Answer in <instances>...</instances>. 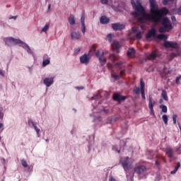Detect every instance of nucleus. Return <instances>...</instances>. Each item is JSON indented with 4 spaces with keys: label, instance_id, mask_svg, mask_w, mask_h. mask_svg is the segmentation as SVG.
I'll list each match as a JSON object with an SVG mask.
<instances>
[{
    "label": "nucleus",
    "instance_id": "nucleus-1",
    "mask_svg": "<svg viewBox=\"0 0 181 181\" xmlns=\"http://www.w3.org/2000/svg\"><path fill=\"white\" fill-rule=\"evenodd\" d=\"M150 2V12L151 13H145V9L139 0L135 1L131 0V4L134 9V12L132 13V15L140 22V23H148L149 22H155L158 23L160 22L162 26L160 27L158 31L160 33L165 32H169L172 29V23L168 18H163V15H168L169 11L166 8L158 9L156 0H149Z\"/></svg>",
    "mask_w": 181,
    "mask_h": 181
},
{
    "label": "nucleus",
    "instance_id": "nucleus-2",
    "mask_svg": "<svg viewBox=\"0 0 181 181\" xmlns=\"http://www.w3.org/2000/svg\"><path fill=\"white\" fill-rule=\"evenodd\" d=\"M4 40L6 45H7V46H13L15 45H19L20 46H21V47H23V49H25V50H27V52L29 54H33V52L30 49V47H29L28 44H26L25 42H23V41L19 39L13 38L12 37H8L4 38Z\"/></svg>",
    "mask_w": 181,
    "mask_h": 181
},
{
    "label": "nucleus",
    "instance_id": "nucleus-3",
    "mask_svg": "<svg viewBox=\"0 0 181 181\" xmlns=\"http://www.w3.org/2000/svg\"><path fill=\"white\" fill-rule=\"evenodd\" d=\"M124 64V62H119L115 64V71H111V76L115 80H119L122 76H125V69H122V65Z\"/></svg>",
    "mask_w": 181,
    "mask_h": 181
},
{
    "label": "nucleus",
    "instance_id": "nucleus-4",
    "mask_svg": "<svg viewBox=\"0 0 181 181\" xmlns=\"http://www.w3.org/2000/svg\"><path fill=\"white\" fill-rule=\"evenodd\" d=\"M133 163L134 160L129 159L128 157L122 158L120 159V163H122L124 170H128V169H130L131 165H132Z\"/></svg>",
    "mask_w": 181,
    "mask_h": 181
},
{
    "label": "nucleus",
    "instance_id": "nucleus-5",
    "mask_svg": "<svg viewBox=\"0 0 181 181\" xmlns=\"http://www.w3.org/2000/svg\"><path fill=\"white\" fill-rule=\"evenodd\" d=\"M90 59H91L90 54H84L80 57V62L82 64H88Z\"/></svg>",
    "mask_w": 181,
    "mask_h": 181
},
{
    "label": "nucleus",
    "instance_id": "nucleus-6",
    "mask_svg": "<svg viewBox=\"0 0 181 181\" xmlns=\"http://www.w3.org/2000/svg\"><path fill=\"white\" fill-rule=\"evenodd\" d=\"M86 13L83 12L81 18L82 33H86Z\"/></svg>",
    "mask_w": 181,
    "mask_h": 181
},
{
    "label": "nucleus",
    "instance_id": "nucleus-7",
    "mask_svg": "<svg viewBox=\"0 0 181 181\" xmlns=\"http://www.w3.org/2000/svg\"><path fill=\"white\" fill-rule=\"evenodd\" d=\"M164 46L165 47H173V49H177V47H179L177 43L170 41H165L164 42Z\"/></svg>",
    "mask_w": 181,
    "mask_h": 181
},
{
    "label": "nucleus",
    "instance_id": "nucleus-8",
    "mask_svg": "<svg viewBox=\"0 0 181 181\" xmlns=\"http://www.w3.org/2000/svg\"><path fill=\"white\" fill-rule=\"evenodd\" d=\"M155 105V100H152V98L149 97L148 98V107L150 110V113L151 115H155L153 112V106Z\"/></svg>",
    "mask_w": 181,
    "mask_h": 181
},
{
    "label": "nucleus",
    "instance_id": "nucleus-9",
    "mask_svg": "<svg viewBox=\"0 0 181 181\" xmlns=\"http://www.w3.org/2000/svg\"><path fill=\"white\" fill-rule=\"evenodd\" d=\"M95 54L98 57L100 62H101L102 63L104 64L105 63V62H107V59H105V57H104V52L97 51Z\"/></svg>",
    "mask_w": 181,
    "mask_h": 181
},
{
    "label": "nucleus",
    "instance_id": "nucleus-10",
    "mask_svg": "<svg viewBox=\"0 0 181 181\" xmlns=\"http://www.w3.org/2000/svg\"><path fill=\"white\" fill-rule=\"evenodd\" d=\"M125 98H127L125 96H122L119 93L113 94V100H115V101H117V103H121V101H124Z\"/></svg>",
    "mask_w": 181,
    "mask_h": 181
},
{
    "label": "nucleus",
    "instance_id": "nucleus-11",
    "mask_svg": "<svg viewBox=\"0 0 181 181\" xmlns=\"http://www.w3.org/2000/svg\"><path fill=\"white\" fill-rule=\"evenodd\" d=\"M134 172L138 175H143L144 172H146V167L141 165L134 168Z\"/></svg>",
    "mask_w": 181,
    "mask_h": 181
},
{
    "label": "nucleus",
    "instance_id": "nucleus-12",
    "mask_svg": "<svg viewBox=\"0 0 181 181\" xmlns=\"http://www.w3.org/2000/svg\"><path fill=\"white\" fill-rule=\"evenodd\" d=\"M113 30H122L125 28V25L121 24L119 23H114L112 25Z\"/></svg>",
    "mask_w": 181,
    "mask_h": 181
},
{
    "label": "nucleus",
    "instance_id": "nucleus-13",
    "mask_svg": "<svg viewBox=\"0 0 181 181\" xmlns=\"http://www.w3.org/2000/svg\"><path fill=\"white\" fill-rule=\"evenodd\" d=\"M156 37V29L155 28H151L146 35V39H151V37Z\"/></svg>",
    "mask_w": 181,
    "mask_h": 181
},
{
    "label": "nucleus",
    "instance_id": "nucleus-14",
    "mask_svg": "<svg viewBox=\"0 0 181 181\" xmlns=\"http://www.w3.org/2000/svg\"><path fill=\"white\" fill-rule=\"evenodd\" d=\"M54 81V78L50 77V78H45L44 79V84L46 86V87H50L52 84H53Z\"/></svg>",
    "mask_w": 181,
    "mask_h": 181
},
{
    "label": "nucleus",
    "instance_id": "nucleus-15",
    "mask_svg": "<svg viewBox=\"0 0 181 181\" xmlns=\"http://www.w3.org/2000/svg\"><path fill=\"white\" fill-rule=\"evenodd\" d=\"M71 37L72 40H80L81 35L78 32L74 31L71 33Z\"/></svg>",
    "mask_w": 181,
    "mask_h": 181
},
{
    "label": "nucleus",
    "instance_id": "nucleus-16",
    "mask_svg": "<svg viewBox=\"0 0 181 181\" xmlns=\"http://www.w3.org/2000/svg\"><path fill=\"white\" fill-rule=\"evenodd\" d=\"M140 87L142 99L145 100V83L142 81V79H141Z\"/></svg>",
    "mask_w": 181,
    "mask_h": 181
},
{
    "label": "nucleus",
    "instance_id": "nucleus-17",
    "mask_svg": "<svg viewBox=\"0 0 181 181\" xmlns=\"http://www.w3.org/2000/svg\"><path fill=\"white\" fill-rule=\"evenodd\" d=\"M28 125L30 127H33L34 129L36 131L38 136H39V133L40 132V129L37 128V126H36V123H34L32 119L28 120Z\"/></svg>",
    "mask_w": 181,
    "mask_h": 181
},
{
    "label": "nucleus",
    "instance_id": "nucleus-18",
    "mask_svg": "<svg viewBox=\"0 0 181 181\" xmlns=\"http://www.w3.org/2000/svg\"><path fill=\"white\" fill-rule=\"evenodd\" d=\"M173 148L172 147H167L165 149V153L168 158H173Z\"/></svg>",
    "mask_w": 181,
    "mask_h": 181
},
{
    "label": "nucleus",
    "instance_id": "nucleus-19",
    "mask_svg": "<svg viewBox=\"0 0 181 181\" xmlns=\"http://www.w3.org/2000/svg\"><path fill=\"white\" fill-rule=\"evenodd\" d=\"M158 56V50H155L151 52V54H150V57L148 59V60H155V59H156Z\"/></svg>",
    "mask_w": 181,
    "mask_h": 181
},
{
    "label": "nucleus",
    "instance_id": "nucleus-20",
    "mask_svg": "<svg viewBox=\"0 0 181 181\" xmlns=\"http://www.w3.org/2000/svg\"><path fill=\"white\" fill-rule=\"evenodd\" d=\"M100 23H102L103 25H107V23H109L110 22V18H107V16H103L100 18Z\"/></svg>",
    "mask_w": 181,
    "mask_h": 181
},
{
    "label": "nucleus",
    "instance_id": "nucleus-21",
    "mask_svg": "<svg viewBox=\"0 0 181 181\" xmlns=\"http://www.w3.org/2000/svg\"><path fill=\"white\" fill-rule=\"evenodd\" d=\"M69 23L71 25V26H73V25H76V18H74V15H70L69 18Z\"/></svg>",
    "mask_w": 181,
    "mask_h": 181
},
{
    "label": "nucleus",
    "instance_id": "nucleus-22",
    "mask_svg": "<svg viewBox=\"0 0 181 181\" xmlns=\"http://www.w3.org/2000/svg\"><path fill=\"white\" fill-rule=\"evenodd\" d=\"M127 56L129 57H135V49L134 48H129L127 51Z\"/></svg>",
    "mask_w": 181,
    "mask_h": 181
},
{
    "label": "nucleus",
    "instance_id": "nucleus-23",
    "mask_svg": "<svg viewBox=\"0 0 181 181\" xmlns=\"http://www.w3.org/2000/svg\"><path fill=\"white\" fill-rule=\"evenodd\" d=\"M112 47L113 49H119L121 47V45H119V42L118 41H113L112 43Z\"/></svg>",
    "mask_w": 181,
    "mask_h": 181
},
{
    "label": "nucleus",
    "instance_id": "nucleus-24",
    "mask_svg": "<svg viewBox=\"0 0 181 181\" xmlns=\"http://www.w3.org/2000/svg\"><path fill=\"white\" fill-rule=\"evenodd\" d=\"M157 39H158V40H166V39H168V35L165 34H159L157 35Z\"/></svg>",
    "mask_w": 181,
    "mask_h": 181
},
{
    "label": "nucleus",
    "instance_id": "nucleus-25",
    "mask_svg": "<svg viewBox=\"0 0 181 181\" xmlns=\"http://www.w3.org/2000/svg\"><path fill=\"white\" fill-rule=\"evenodd\" d=\"M180 54H179V52L175 53L173 52L170 54V59H168L169 62H172L174 59V57H177V56H179Z\"/></svg>",
    "mask_w": 181,
    "mask_h": 181
},
{
    "label": "nucleus",
    "instance_id": "nucleus-26",
    "mask_svg": "<svg viewBox=\"0 0 181 181\" xmlns=\"http://www.w3.org/2000/svg\"><path fill=\"white\" fill-rule=\"evenodd\" d=\"M100 98H101V91L99 90L96 95L90 98V100H100Z\"/></svg>",
    "mask_w": 181,
    "mask_h": 181
},
{
    "label": "nucleus",
    "instance_id": "nucleus-27",
    "mask_svg": "<svg viewBox=\"0 0 181 181\" xmlns=\"http://www.w3.org/2000/svg\"><path fill=\"white\" fill-rule=\"evenodd\" d=\"M179 168H180V163H177V165L175 166L174 170L170 172L171 175H175V173L179 170Z\"/></svg>",
    "mask_w": 181,
    "mask_h": 181
},
{
    "label": "nucleus",
    "instance_id": "nucleus-28",
    "mask_svg": "<svg viewBox=\"0 0 181 181\" xmlns=\"http://www.w3.org/2000/svg\"><path fill=\"white\" fill-rule=\"evenodd\" d=\"M160 108L162 112H164V113L168 112V107H166V105H160Z\"/></svg>",
    "mask_w": 181,
    "mask_h": 181
},
{
    "label": "nucleus",
    "instance_id": "nucleus-29",
    "mask_svg": "<svg viewBox=\"0 0 181 181\" xmlns=\"http://www.w3.org/2000/svg\"><path fill=\"white\" fill-rule=\"evenodd\" d=\"M162 119H163L164 124L165 125H168V121L169 119L168 118V116L166 115H163L162 116Z\"/></svg>",
    "mask_w": 181,
    "mask_h": 181
},
{
    "label": "nucleus",
    "instance_id": "nucleus-30",
    "mask_svg": "<svg viewBox=\"0 0 181 181\" xmlns=\"http://www.w3.org/2000/svg\"><path fill=\"white\" fill-rule=\"evenodd\" d=\"M161 95H162L163 98L164 100H165V101H168V93H166V90H163Z\"/></svg>",
    "mask_w": 181,
    "mask_h": 181
},
{
    "label": "nucleus",
    "instance_id": "nucleus-31",
    "mask_svg": "<svg viewBox=\"0 0 181 181\" xmlns=\"http://www.w3.org/2000/svg\"><path fill=\"white\" fill-rule=\"evenodd\" d=\"M109 59H110V60H111L112 62H115V61H117V56H115V55H114V54H110V56H109Z\"/></svg>",
    "mask_w": 181,
    "mask_h": 181
},
{
    "label": "nucleus",
    "instance_id": "nucleus-32",
    "mask_svg": "<svg viewBox=\"0 0 181 181\" xmlns=\"http://www.w3.org/2000/svg\"><path fill=\"white\" fill-rule=\"evenodd\" d=\"M47 64H50V60L49 59L43 60V62H42L43 67H46V66H47Z\"/></svg>",
    "mask_w": 181,
    "mask_h": 181
},
{
    "label": "nucleus",
    "instance_id": "nucleus-33",
    "mask_svg": "<svg viewBox=\"0 0 181 181\" xmlns=\"http://www.w3.org/2000/svg\"><path fill=\"white\" fill-rule=\"evenodd\" d=\"M4 119V107H0V121Z\"/></svg>",
    "mask_w": 181,
    "mask_h": 181
},
{
    "label": "nucleus",
    "instance_id": "nucleus-34",
    "mask_svg": "<svg viewBox=\"0 0 181 181\" xmlns=\"http://www.w3.org/2000/svg\"><path fill=\"white\" fill-rule=\"evenodd\" d=\"M112 37H114V35L112 34H108L107 36V39L108 42H112Z\"/></svg>",
    "mask_w": 181,
    "mask_h": 181
},
{
    "label": "nucleus",
    "instance_id": "nucleus-35",
    "mask_svg": "<svg viewBox=\"0 0 181 181\" xmlns=\"http://www.w3.org/2000/svg\"><path fill=\"white\" fill-rule=\"evenodd\" d=\"M49 29V24H46L42 29L41 32H47Z\"/></svg>",
    "mask_w": 181,
    "mask_h": 181
},
{
    "label": "nucleus",
    "instance_id": "nucleus-36",
    "mask_svg": "<svg viewBox=\"0 0 181 181\" xmlns=\"http://www.w3.org/2000/svg\"><path fill=\"white\" fill-rule=\"evenodd\" d=\"M95 52V47H91L89 51L90 54H94Z\"/></svg>",
    "mask_w": 181,
    "mask_h": 181
},
{
    "label": "nucleus",
    "instance_id": "nucleus-37",
    "mask_svg": "<svg viewBox=\"0 0 181 181\" xmlns=\"http://www.w3.org/2000/svg\"><path fill=\"white\" fill-rule=\"evenodd\" d=\"M21 165L23 168H28V163H26V160H21Z\"/></svg>",
    "mask_w": 181,
    "mask_h": 181
},
{
    "label": "nucleus",
    "instance_id": "nucleus-38",
    "mask_svg": "<svg viewBox=\"0 0 181 181\" xmlns=\"http://www.w3.org/2000/svg\"><path fill=\"white\" fill-rule=\"evenodd\" d=\"M134 93H135V94H139V93H141V88H139V87H136L134 89Z\"/></svg>",
    "mask_w": 181,
    "mask_h": 181
},
{
    "label": "nucleus",
    "instance_id": "nucleus-39",
    "mask_svg": "<svg viewBox=\"0 0 181 181\" xmlns=\"http://www.w3.org/2000/svg\"><path fill=\"white\" fill-rule=\"evenodd\" d=\"M136 39H141L142 37V33L141 31L138 32L136 35Z\"/></svg>",
    "mask_w": 181,
    "mask_h": 181
},
{
    "label": "nucleus",
    "instance_id": "nucleus-40",
    "mask_svg": "<svg viewBox=\"0 0 181 181\" xmlns=\"http://www.w3.org/2000/svg\"><path fill=\"white\" fill-rule=\"evenodd\" d=\"M180 81H181V75L176 78L175 83L176 84H180Z\"/></svg>",
    "mask_w": 181,
    "mask_h": 181
},
{
    "label": "nucleus",
    "instance_id": "nucleus-41",
    "mask_svg": "<svg viewBox=\"0 0 181 181\" xmlns=\"http://www.w3.org/2000/svg\"><path fill=\"white\" fill-rule=\"evenodd\" d=\"M112 150L115 151V152H117V153H119L120 150L117 147V146H114L112 147Z\"/></svg>",
    "mask_w": 181,
    "mask_h": 181
},
{
    "label": "nucleus",
    "instance_id": "nucleus-42",
    "mask_svg": "<svg viewBox=\"0 0 181 181\" xmlns=\"http://www.w3.org/2000/svg\"><path fill=\"white\" fill-rule=\"evenodd\" d=\"M177 118V115H173V124H176V119Z\"/></svg>",
    "mask_w": 181,
    "mask_h": 181
},
{
    "label": "nucleus",
    "instance_id": "nucleus-43",
    "mask_svg": "<svg viewBox=\"0 0 181 181\" xmlns=\"http://www.w3.org/2000/svg\"><path fill=\"white\" fill-rule=\"evenodd\" d=\"M0 76H1V77H5V72L0 69Z\"/></svg>",
    "mask_w": 181,
    "mask_h": 181
},
{
    "label": "nucleus",
    "instance_id": "nucleus-44",
    "mask_svg": "<svg viewBox=\"0 0 181 181\" xmlns=\"http://www.w3.org/2000/svg\"><path fill=\"white\" fill-rule=\"evenodd\" d=\"M102 4L103 5H107L108 4V0H100Z\"/></svg>",
    "mask_w": 181,
    "mask_h": 181
},
{
    "label": "nucleus",
    "instance_id": "nucleus-45",
    "mask_svg": "<svg viewBox=\"0 0 181 181\" xmlns=\"http://www.w3.org/2000/svg\"><path fill=\"white\" fill-rule=\"evenodd\" d=\"M172 1H173V0H163V5H168V2Z\"/></svg>",
    "mask_w": 181,
    "mask_h": 181
},
{
    "label": "nucleus",
    "instance_id": "nucleus-46",
    "mask_svg": "<svg viewBox=\"0 0 181 181\" xmlns=\"http://www.w3.org/2000/svg\"><path fill=\"white\" fill-rule=\"evenodd\" d=\"M51 8H52V4H48V9H47V13L50 12Z\"/></svg>",
    "mask_w": 181,
    "mask_h": 181
},
{
    "label": "nucleus",
    "instance_id": "nucleus-47",
    "mask_svg": "<svg viewBox=\"0 0 181 181\" xmlns=\"http://www.w3.org/2000/svg\"><path fill=\"white\" fill-rule=\"evenodd\" d=\"M0 131H4V124L0 123Z\"/></svg>",
    "mask_w": 181,
    "mask_h": 181
},
{
    "label": "nucleus",
    "instance_id": "nucleus-48",
    "mask_svg": "<svg viewBox=\"0 0 181 181\" xmlns=\"http://www.w3.org/2000/svg\"><path fill=\"white\" fill-rule=\"evenodd\" d=\"M109 181H118L117 180H116L115 178L112 177H110L109 178Z\"/></svg>",
    "mask_w": 181,
    "mask_h": 181
},
{
    "label": "nucleus",
    "instance_id": "nucleus-49",
    "mask_svg": "<svg viewBox=\"0 0 181 181\" xmlns=\"http://www.w3.org/2000/svg\"><path fill=\"white\" fill-rule=\"evenodd\" d=\"M76 90H84V87L83 86H81V87L76 86Z\"/></svg>",
    "mask_w": 181,
    "mask_h": 181
},
{
    "label": "nucleus",
    "instance_id": "nucleus-50",
    "mask_svg": "<svg viewBox=\"0 0 181 181\" xmlns=\"http://www.w3.org/2000/svg\"><path fill=\"white\" fill-rule=\"evenodd\" d=\"M132 30V32H136V30H138V28H136V27H133Z\"/></svg>",
    "mask_w": 181,
    "mask_h": 181
},
{
    "label": "nucleus",
    "instance_id": "nucleus-51",
    "mask_svg": "<svg viewBox=\"0 0 181 181\" xmlns=\"http://www.w3.org/2000/svg\"><path fill=\"white\" fill-rule=\"evenodd\" d=\"M171 19H172L173 22H176V17L172 16Z\"/></svg>",
    "mask_w": 181,
    "mask_h": 181
},
{
    "label": "nucleus",
    "instance_id": "nucleus-52",
    "mask_svg": "<svg viewBox=\"0 0 181 181\" xmlns=\"http://www.w3.org/2000/svg\"><path fill=\"white\" fill-rule=\"evenodd\" d=\"M180 150V147H178L175 148V152H179Z\"/></svg>",
    "mask_w": 181,
    "mask_h": 181
},
{
    "label": "nucleus",
    "instance_id": "nucleus-53",
    "mask_svg": "<svg viewBox=\"0 0 181 181\" xmlns=\"http://www.w3.org/2000/svg\"><path fill=\"white\" fill-rule=\"evenodd\" d=\"M107 67H108V69H111V67H112V65H111V64H107Z\"/></svg>",
    "mask_w": 181,
    "mask_h": 181
},
{
    "label": "nucleus",
    "instance_id": "nucleus-54",
    "mask_svg": "<svg viewBox=\"0 0 181 181\" xmlns=\"http://www.w3.org/2000/svg\"><path fill=\"white\" fill-rule=\"evenodd\" d=\"M1 162H2L3 163H5V158H2V159H1Z\"/></svg>",
    "mask_w": 181,
    "mask_h": 181
},
{
    "label": "nucleus",
    "instance_id": "nucleus-55",
    "mask_svg": "<svg viewBox=\"0 0 181 181\" xmlns=\"http://www.w3.org/2000/svg\"><path fill=\"white\" fill-rule=\"evenodd\" d=\"M127 179H129V175H128V173H126Z\"/></svg>",
    "mask_w": 181,
    "mask_h": 181
},
{
    "label": "nucleus",
    "instance_id": "nucleus-56",
    "mask_svg": "<svg viewBox=\"0 0 181 181\" xmlns=\"http://www.w3.org/2000/svg\"><path fill=\"white\" fill-rule=\"evenodd\" d=\"M134 177V174H132V175L130 176V179H133Z\"/></svg>",
    "mask_w": 181,
    "mask_h": 181
},
{
    "label": "nucleus",
    "instance_id": "nucleus-57",
    "mask_svg": "<svg viewBox=\"0 0 181 181\" xmlns=\"http://www.w3.org/2000/svg\"><path fill=\"white\" fill-rule=\"evenodd\" d=\"M178 127H179V128H180V132H181V126H180V124H178Z\"/></svg>",
    "mask_w": 181,
    "mask_h": 181
},
{
    "label": "nucleus",
    "instance_id": "nucleus-58",
    "mask_svg": "<svg viewBox=\"0 0 181 181\" xmlns=\"http://www.w3.org/2000/svg\"><path fill=\"white\" fill-rule=\"evenodd\" d=\"M10 19H16V17H11Z\"/></svg>",
    "mask_w": 181,
    "mask_h": 181
},
{
    "label": "nucleus",
    "instance_id": "nucleus-59",
    "mask_svg": "<svg viewBox=\"0 0 181 181\" xmlns=\"http://www.w3.org/2000/svg\"><path fill=\"white\" fill-rule=\"evenodd\" d=\"M77 52H80V48L76 49Z\"/></svg>",
    "mask_w": 181,
    "mask_h": 181
},
{
    "label": "nucleus",
    "instance_id": "nucleus-60",
    "mask_svg": "<svg viewBox=\"0 0 181 181\" xmlns=\"http://www.w3.org/2000/svg\"><path fill=\"white\" fill-rule=\"evenodd\" d=\"M179 12H181V6L179 8Z\"/></svg>",
    "mask_w": 181,
    "mask_h": 181
},
{
    "label": "nucleus",
    "instance_id": "nucleus-61",
    "mask_svg": "<svg viewBox=\"0 0 181 181\" xmlns=\"http://www.w3.org/2000/svg\"><path fill=\"white\" fill-rule=\"evenodd\" d=\"M46 141H47V142H49V140H48V139H47V140H46Z\"/></svg>",
    "mask_w": 181,
    "mask_h": 181
},
{
    "label": "nucleus",
    "instance_id": "nucleus-62",
    "mask_svg": "<svg viewBox=\"0 0 181 181\" xmlns=\"http://www.w3.org/2000/svg\"><path fill=\"white\" fill-rule=\"evenodd\" d=\"M141 29H144L143 26H141Z\"/></svg>",
    "mask_w": 181,
    "mask_h": 181
},
{
    "label": "nucleus",
    "instance_id": "nucleus-63",
    "mask_svg": "<svg viewBox=\"0 0 181 181\" xmlns=\"http://www.w3.org/2000/svg\"><path fill=\"white\" fill-rule=\"evenodd\" d=\"M0 141H1V136H0Z\"/></svg>",
    "mask_w": 181,
    "mask_h": 181
}]
</instances>
